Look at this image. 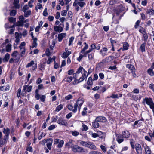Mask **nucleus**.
Segmentation results:
<instances>
[{
    "label": "nucleus",
    "instance_id": "nucleus-46",
    "mask_svg": "<svg viewBox=\"0 0 154 154\" xmlns=\"http://www.w3.org/2000/svg\"><path fill=\"white\" fill-rule=\"evenodd\" d=\"M67 11L66 10H63L61 12V15L63 16H66L67 14Z\"/></svg>",
    "mask_w": 154,
    "mask_h": 154
},
{
    "label": "nucleus",
    "instance_id": "nucleus-36",
    "mask_svg": "<svg viewBox=\"0 0 154 154\" xmlns=\"http://www.w3.org/2000/svg\"><path fill=\"white\" fill-rule=\"evenodd\" d=\"M139 31L142 34L146 33V31L145 29L142 27H140L139 29Z\"/></svg>",
    "mask_w": 154,
    "mask_h": 154
},
{
    "label": "nucleus",
    "instance_id": "nucleus-58",
    "mask_svg": "<svg viewBox=\"0 0 154 154\" xmlns=\"http://www.w3.org/2000/svg\"><path fill=\"white\" fill-rule=\"evenodd\" d=\"M140 22V20H138L135 23V25L134 26V27L135 28H137L139 26V24Z\"/></svg>",
    "mask_w": 154,
    "mask_h": 154
},
{
    "label": "nucleus",
    "instance_id": "nucleus-57",
    "mask_svg": "<svg viewBox=\"0 0 154 154\" xmlns=\"http://www.w3.org/2000/svg\"><path fill=\"white\" fill-rule=\"evenodd\" d=\"M42 7V5L40 4H38L35 7V10H38L39 9H40Z\"/></svg>",
    "mask_w": 154,
    "mask_h": 154
},
{
    "label": "nucleus",
    "instance_id": "nucleus-20",
    "mask_svg": "<svg viewBox=\"0 0 154 154\" xmlns=\"http://www.w3.org/2000/svg\"><path fill=\"white\" fill-rule=\"evenodd\" d=\"M108 50L107 48L106 47H104L100 51V53L103 56L106 55V52Z\"/></svg>",
    "mask_w": 154,
    "mask_h": 154
},
{
    "label": "nucleus",
    "instance_id": "nucleus-23",
    "mask_svg": "<svg viewBox=\"0 0 154 154\" xmlns=\"http://www.w3.org/2000/svg\"><path fill=\"white\" fill-rule=\"evenodd\" d=\"M23 12L24 13V16L26 17H27L31 14V11L30 10L23 11Z\"/></svg>",
    "mask_w": 154,
    "mask_h": 154
},
{
    "label": "nucleus",
    "instance_id": "nucleus-28",
    "mask_svg": "<svg viewBox=\"0 0 154 154\" xmlns=\"http://www.w3.org/2000/svg\"><path fill=\"white\" fill-rule=\"evenodd\" d=\"M25 48L20 50V53L21 57H24L25 55Z\"/></svg>",
    "mask_w": 154,
    "mask_h": 154
},
{
    "label": "nucleus",
    "instance_id": "nucleus-15",
    "mask_svg": "<svg viewBox=\"0 0 154 154\" xmlns=\"http://www.w3.org/2000/svg\"><path fill=\"white\" fill-rule=\"evenodd\" d=\"M128 96L132 98V100L136 101L138 99V96L136 95H134L133 94L131 93H129L128 94Z\"/></svg>",
    "mask_w": 154,
    "mask_h": 154
},
{
    "label": "nucleus",
    "instance_id": "nucleus-4",
    "mask_svg": "<svg viewBox=\"0 0 154 154\" xmlns=\"http://www.w3.org/2000/svg\"><path fill=\"white\" fill-rule=\"evenodd\" d=\"M32 86L28 85L23 86V89L22 90L21 95L23 96L26 95L27 92H30L32 90Z\"/></svg>",
    "mask_w": 154,
    "mask_h": 154
},
{
    "label": "nucleus",
    "instance_id": "nucleus-26",
    "mask_svg": "<svg viewBox=\"0 0 154 154\" xmlns=\"http://www.w3.org/2000/svg\"><path fill=\"white\" fill-rule=\"evenodd\" d=\"M148 73L151 76H154V72L152 70V69L149 68L147 70Z\"/></svg>",
    "mask_w": 154,
    "mask_h": 154
},
{
    "label": "nucleus",
    "instance_id": "nucleus-51",
    "mask_svg": "<svg viewBox=\"0 0 154 154\" xmlns=\"http://www.w3.org/2000/svg\"><path fill=\"white\" fill-rule=\"evenodd\" d=\"M47 8H45L43 13V16L45 17H46L48 15V13L47 12Z\"/></svg>",
    "mask_w": 154,
    "mask_h": 154
},
{
    "label": "nucleus",
    "instance_id": "nucleus-59",
    "mask_svg": "<svg viewBox=\"0 0 154 154\" xmlns=\"http://www.w3.org/2000/svg\"><path fill=\"white\" fill-rule=\"evenodd\" d=\"M110 97H111V98H113V99L118 98L119 97V96L117 94H113L112 95L110 96Z\"/></svg>",
    "mask_w": 154,
    "mask_h": 154
},
{
    "label": "nucleus",
    "instance_id": "nucleus-39",
    "mask_svg": "<svg viewBox=\"0 0 154 154\" xmlns=\"http://www.w3.org/2000/svg\"><path fill=\"white\" fill-rule=\"evenodd\" d=\"M78 5L81 8H83L86 5V3L83 2H78Z\"/></svg>",
    "mask_w": 154,
    "mask_h": 154
},
{
    "label": "nucleus",
    "instance_id": "nucleus-48",
    "mask_svg": "<svg viewBox=\"0 0 154 154\" xmlns=\"http://www.w3.org/2000/svg\"><path fill=\"white\" fill-rule=\"evenodd\" d=\"M37 41H36V39H35L34 41H33V42L32 44V48H36L37 46V43L36 42Z\"/></svg>",
    "mask_w": 154,
    "mask_h": 154
},
{
    "label": "nucleus",
    "instance_id": "nucleus-12",
    "mask_svg": "<svg viewBox=\"0 0 154 154\" xmlns=\"http://www.w3.org/2000/svg\"><path fill=\"white\" fill-rule=\"evenodd\" d=\"M96 121L99 122H105L107 121V119L105 117L103 116H98L96 118Z\"/></svg>",
    "mask_w": 154,
    "mask_h": 154
},
{
    "label": "nucleus",
    "instance_id": "nucleus-50",
    "mask_svg": "<svg viewBox=\"0 0 154 154\" xmlns=\"http://www.w3.org/2000/svg\"><path fill=\"white\" fill-rule=\"evenodd\" d=\"M74 39V37H71L69 39V46L72 45V43Z\"/></svg>",
    "mask_w": 154,
    "mask_h": 154
},
{
    "label": "nucleus",
    "instance_id": "nucleus-19",
    "mask_svg": "<svg viewBox=\"0 0 154 154\" xmlns=\"http://www.w3.org/2000/svg\"><path fill=\"white\" fill-rule=\"evenodd\" d=\"M50 140V142L48 143L47 144V147L48 148V149L49 150H51V146L52 143L53 142V140L51 138H50L49 139Z\"/></svg>",
    "mask_w": 154,
    "mask_h": 154
},
{
    "label": "nucleus",
    "instance_id": "nucleus-60",
    "mask_svg": "<svg viewBox=\"0 0 154 154\" xmlns=\"http://www.w3.org/2000/svg\"><path fill=\"white\" fill-rule=\"evenodd\" d=\"M100 148L104 153L106 152V148L104 146L101 145L100 146Z\"/></svg>",
    "mask_w": 154,
    "mask_h": 154
},
{
    "label": "nucleus",
    "instance_id": "nucleus-22",
    "mask_svg": "<svg viewBox=\"0 0 154 154\" xmlns=\"http://www.w3.org/2000/svg\"><path fill=\"white\" fill-rule=\"evenodd\" d=\"M144 149L146 154H151V151L148 146L146 145L145 147H144Z\"/></svg>",
    "mask_w": 154,
    "mask_h": 154
},
{
    "label": "nucleus",
    "instance_id": "nucleus-1",
    "mask_svg": "<svg viewBox=\"0 0 154 154\" xmlns=\"http://www.w3.org/2000/svg\"><path fill=\"white\" fill-rule=\"evenodd\" d=\"M87 72L83 68V67L80 66L77 69V70L75 73L73 74V76L75 79H77L78 77L82 75V76L80 77L79 80L77 79L76 81H78L77 83H79L82 82L85 79H86L88 75V74H87Z\"/></svg>",
    "mask_w": 154,
    "mask_h": 154
},
{
    "label": "nucleus",
    "instance_id": "nucleus-7",
    "mask_svg": "<svg viewBox=\"0 0 154 154\" xmlns=\"http://www.w3.org/2000/svg\"><path fill=\"white\" fill-rule=\"evenodd\" d=\"M11 56L15 60V62H18L20 58V56L17 51H15L11 54Z\"/></svg>",
    "mask_w": 154,
    "mask_h": 154
},
{
    "label": "nucleus",
    "instance_id": "nucleus-47",
    "mask_svg": "<svg viewBox=\"0 0 154 154\" xmlns=\"http://www.w3.org/2000/svg\"><path fill=\"white\" fill-rule=\"evenodd\" d=\"M8 20L11 23H14L16 21V19L12 17L9 18Z\"/></svg>",
    "mask_w": 154,
    "mask_h": 154
},
{
    "label": "nucleus",
    "instance_id": "nucleus-32",
    "mask_svg": "<svg viewBox=\"0 0 154 154\" xmlns=\"http://www.w3.org/2000/svg\"><path fill=\"white\" fill-rule=\"evenodd\" d=\"M116 136L118 137V138L117 139V141L119 143H121L123 141L124 139L122 138H120L119 137V134H116Z\"/></svg>",
    "mask_w": 154,
    "mask_h": 154
},
{
    "label": "nucleus",
    "instance_id": "nucleus-35",
    "mask_svg": "<svg viewBox=\"0 0 154 154\" xmlns=\"http://www.w3.org/2000/svg\"><path fill=\"white\" fill-rule=\"evenodd\" d=\"M88 47V45H85L84 47L83 48V49L80 52V53H85L86 54V51H85V50L87 49Z\"/></svg>",
    "mask_w": 154,
    "mask_h": 154
},
{
    "label": "nucleus",
    "instance_id": "nucleus-56",
    "mask_svg": "<svg viewBox=\"0 0 154 154\" xmlns=\"http://www.w3.org/2000/svg\"><path fill=\"white\" fill-rule=\"evenodd\" d=\"M72 96L71 94H69L65 97V99L66 100H69L72 98Z\"/></svg>",
    "mask_w": 154,
    "mask_h": 154
},
{
    "label": "nucleus",
    "instance_id": "nucleus-6",
    "mask_svg": "<svg viewBox=\"0 0 154 154\" xmlns=\"http://www.w3.org/2000/svg\"><path fill=\"white\" fill-rule=\"evenodd\" d=\"M64 26V24L63 23H60L58 26H55L54 27V29L55 32L60 33L63 31Z\"/></svg>",
    "mask_w": 154,
    "mask_h": 154
},
{
    "label": "nucleus",
    "instance_id": "nucleus-9",
    "mask_svg": "<svg viewBox=\"0 0 154 154\" xmlns=\"http://www.w3.org/2000/svg\"><path fill=\"white\" fill-rule=\"evenodd\" d=\"M57 123L60 125H62L64 126H67L68 125V123L66 120L64 119L62 117H60L57 120Z\"/></svg>",
    "mask_w": 154,
    "mask_h": 154
},
{
    "label": "nucleus",
    "instance_id": "nucleus-45",
    "mask_svg": "<svg viewBox=\"0 0 154 154\" xmlns=\"http://www.w3.org/2000/svg\"><path fill=\"white\" fill-rule=\"evenodd\" d=\"M46 97L45 95H41L40 100L42 102H44L45 100Z\"/></svg>",
    "mask_w": 154,
    "mask_h": 154
},
{
    "label": "nucleus",
    "instance_id": "nucleus-55",
    "mask_svg": "<svg viewBox=\"0 0 154 154\" xmlns=\"http://www.w3.org/2000/svg\"><path fill=\"white\" fill-rule=\"evenodd\" d=\"M88 129V127L87 125H85L83 124L82 125V131H86Z\"/></svg>",
    "mask_w": 154,
    "mask_h": 154
},
{
    "label": "nucleus",
    "instance_id": "nucleus-14",
    "mask_svg": "<svg viewBox=\"0 0 154 154\" xmlns=\"http://www.w3.org/2000/svg\"><path fill=\"white\" fill-rule=\"evenodd\" d=\"M66 36V34L65 33H62L59 34L58 35V41L60 42L62 40L65 38Z\"/></svg>",
    "mask_w": 154,
    "mask_h": 154
},
{
    "label": "nucleus",
    "instance_id": "nucleus-2",
    "mask_svg": "<svg viewBox=\"0 0 154 154\" xmlns=\"http://www.w3.org/2000/svg\"><path fill=\"white\" fill-rule=\"evenodd\" d=\"M83 103V100L79 98L77 100L76 103L74 104L73 106L72 105L69 104L67 106V108L69 110L72 111L73 113H75L77 112L78 108L79 111L81 106Z\"/></svg>",
    "mask_w": 154,
    "mask_h": 154
},
{
    "label": "nucleus",
    "instance_id": "nucleus-29",
    "mask_svg": "<svg viewBox=\"0 0 154 154\" xmlns=\"http://www.w3.org/2000/svg\"><path fill=\"white\" fill-rule=\"evenodd\" d=\"M63 106L62 104H60L56 108L55 110L54 111L55 112H58L61 109H63Z\"/></svg>",
    "mask_w": 154,
    "mask_h": 154
},
{
    "label": "nucleus",
    "instance_id": "nucleus-10",
    "mask_svg": "<svg viewBox=\"0 0 154 154\" xmlns=\"http://www.w3.org/2000/svg\"><path fill=\"white\" fill-rule=\"evenodd\" d=\"M153 101L151 98H148L146 97L144 98L142 101V103L143 104H145L146 103L147 105H150Z\"/></svg>",
    "mask_w": 154,
    "mask_h": 154
},
{
    "label": "nucleus",
    "instance_id": "nucleus-25",
    "mask_svg": "<svg viewBox=\"0 0 154 154\" xmlns=\"http://www.w3.org/2000/svg\"><path fill=\"white\" fill-rule=\"evenodd\" d=\"M148 35L146 33H145L143 34L142 36V40L144 41L145 42L147 41L148 39Z\"/></svg>",
    "mask_w": 154,
    "mask_h": 154
},
{
    "label": "nucleus",
    "instance_id": "nucleus-38",
    "mask_svg": "<svg viewBox=\"0 0 154 154\" xmlns=\"http://www.w3.org/2000/svg\"><path fill=\"white\" fill-rule=\"evenodd\" d=\"M64 143V142L63 140L60 141L57 145V147L58 148H61L63 146Z\"/></svg>",
    "mask_w": 154,
    "mask_h": 154
},
{
    "label": "nucleus",
    "instance_id": "nucleus-11",
    "mask_svg": "<svg viewBox=\"0 0 154 154\" xmlns=\"http://www.w3.org/2000/svg\"><path fill=\"white\" fill-rule=\"evenodd\" d=\"M87 147L91 149L94 150H95L97 149V148L94 143L90 142H88V144Z\"/></svg>",
    "mask_w": 154,
    "mask_h": 154
},
{
    "label": "nucleus",
    "instance_id": "nucleus-18",
    "mask_svg": "<svg viewBox=\"0 0 154 154\" xmlns=\"http://www.w3.org/2000/svg\"><path fill=\"white\" fill-rule=\"evenodd\" d=\"M99 122L96 121V119L94 121L92 122V126L95 128H97L99 127V124L98 123Z\"/></svg>",
    "mask_w": 154,
    "mask_h": 154
},
{
    "label": "nucleus",
    "instance_id": "nucleus-3",
    "mask_svg": "<svg viewBox=\"0 0 154 154\" xmlns=\"http://www.w3.org/2000/svg\"><path fill=\"white\" fill-rule=\"evenodd\" d=\"M72 150L74 152H85V150L83 147H80L78 145H75L71 146Z\"/></svg>",
    "mask_w": 154,
    "mask_h": 154
},
{
    "label": "nucleus",
    "instance_id": "nucleus-53",
    "mask_svg": "<svg viewBox=\"0 0 154 154\" xmlns=\"http://www.w3.org/2000/svg\"><path fill=\"white\" fill-rule=\"evenodd\" d=\"M72 79L73 77L71 76H68L67 78L66 81L69 83L72 81Z\"/></svg>",
    "mask_w": 154,
    "mask_h": 154
},
{
    "label": "nucleus",
    "instance_id": "nucleus-34",
    "mask_svg": "<svg viewBox=\"0 0 154 154\" xmlns=\"http://www.w3.org/2000/svg\"><path fill=\"white\" fill-rule=\"evenodd\" d=\"M72 135L75 137H76L79 134V133L76 130H74L71 131Z\"/></svg>",
    "mask_w": 154,
    "mask_h": 154
},
{
    "label": "nucleus",
    "instance_id": "nucleus-5",
    "mask_svg": "<svg viewBox=\"0 0 154 154\" xmlns=\"http://www.w3.org/2000/svg\"><path fill=\"white\" fill-rule=\"evenodd\" d=\"M10 129L8 128H4L3 131V132L4 134H5L4 137V141H2V144H4L7 140H8L9 138V135L10 133Z\"/></svg>",
    "mask_w": 154,
    "mask_h": 154
},
{
    "label": "nucleus",
    "instance_id": "nucleus-13",
    "mask_svg": "<svg viewBox=\"0 0 154 154\" xmlns=\"http://www.w3.org/2000/svg\"><path fill=\"white\" fill-rule=\"evenodd\" d=\"M130 136V133L128 131H125L122 132V137L123 138H128Z\"/></svg>",
    "mask_w": 154,
    "mask_h": 154
},
{
    "label": "nucleus",
    "instance_id": "nucleus-64",
    "mask_svg": "<svg viewBox=\"0 0 154 154\" xmlns=\"http://www.w3.org/2000/svg\"><path fill=\"white\" fill-rule=\"evenodd\" d=\"M90 154H102L101 153L96 151H93L90 152Z\"/></svg>",
    "mask_w": 154,
    "mask_h": 154
},
{
    "label": "nucleus",
    "instance_id": "nucleus-62",
    "mask_svg": "<svg viewBox=\"0 0 154 154\" xmlns=\"http://www.w3.org/2000/svg\"><path fill=\"white\" fill-rule=\"evenodd\" d=\"M150 108L152 109L153 111H154V103L153 102L149 105Z\"/></svg>",
    "mask_w": 154,
    "mask_h": 154
},
{
    "label": "nucleus",
    "instance_id": "nucleus-24",
    "mask_svg": "<svg viewBox=\"0 0 154 154\" xmlns=\"http://www.w3.org/2000/svg\"><path fill=\"white\" fill-rule=\"evenodd\" d=\"M10 54L8 53H6L5 57L3 59V61L4 62H7L9 59Z\"/></svg>",
    "mask_w": 154,
    "mask_h": 154
},
{
    "label": "nucleus",
    "instance_id": "nucleus-44",
    "mask_svg": "<svg viewBox=\"0 0 154 154\" xmlns=\"http://www.w3.org/2000/svg\"><path fill=\"white\" fill-rule=\"evenodd\" d=\"M89 134L92 135V137L94 138H96L97 137V133H93L92 132L89 131Z\"/></svg>",
    "mask_w": 154,
    "mask_h": 154
},
{
    "label": "nucleus",
    "instance_id": "nucleus-61",
    "mask_svg": "<svg viewBox=\"0 0 154 154\" xmlns=\"http://www.w3.org/2000/svg\"><path fill=\"white\" fill-rule=\"evenodd\" d=\"M46 135L45 133H44L43 132L39 136L38 139L39 140H41L43 137L45 136Z\"/></svg>",
    "mask_w": 154,
    "mask_h": 154
},
{
    "label": "nucleus",
    "instance_id": "nucleus-37",
    "mask_svg": "<svg viewBox=\"0 0 154 154\" xmlns=\"http://www.w3.org/2000/svg\"><path fill=\"white\" fill-rule=\"evenodd\" d=\"M17 11L15 10H12L10 11V14L11 16H14L16 14Z\"/></svg>",
    "mask_w": 154,
    "mask_h": 154
},
{
    "label": "nucleus",
    "instance_id": "nucleus-30",
    "mask_svg": "<svg viewBox=\"0 0 154 154\" xmlns=\"http://www.w3.org/2000/svg\"><path fill=\"white\" fill-rule=\"evenodd\" d=\"M123 50H127L128 49L129 45L127 42H125L123 45Z\"/></svg>",
    "mask_w": 154,
    "mask_h": 154
},
{
    "label": "nucleus",
    "instance_id": "nucleus-49",
    "mask_svg": "<svg viewBox=\"0 0 154 154\" xmlns=\"http://www.w3.org/2000/svg\"><path fill=\"white\" fill-rule=\"evenodd\" d=\"M94 53H91V54H89L88 55V57L89 59L91 60L94 57Z\"/></svg>",
    "mask_w": 154,
    "mask_h": 154
},
{
    "label": "nucleus",
    "instance_id": "nucleus-54",
    "mask_svg": "<svg viewBox=\"0 0 154 154\" xmlns=\"http://www.w3.org/2000/svg\"><path fill=\"white\" fill-rule=\"evenodd\" d=\"M29 8V7L27 5H25L23 7L22 9L23 11H27Z\"/></svg>",
    "mask_w": 154,
    "mask_h": 154
},
{
    "label": "nucleus",
    "instance_id": "nucleus-42",
    "mask_svg": "<svg viewBox=\"0 0 154 154\" xmlns=\"http://www.w3.org/2000/svg\"><path fill=\"white\" fill-rule=\"evenodd\" d=\"M118 2V0H111L109 1V4L110 5H113Z\"/></svg>",
    "mask_w": 154,
    "mask_h": 154
},
{
    "label": "nucleus",
    "instance_id": "nucleus-8",
    "mask_svg": "<svg viewBox=\"0 0 154 154\" xmlns=\"http://www.w3.org/2000/svg\"><path fill=\"white\" fill-rule=\"evenodd\" d=\"M137 154H142L143 150L140 144L136 143L134 146Z\"/></svg>",
    "mask_w": 154,
    "mask_h": 154
},
{
    "label": "nucleus",
    "instance_id": "nucleus-52",
    "mask_svg": "<svg viewBox=\"0 0 154 154\" xmlns=\"http://www.w3.org/2000/svg\"><path fill=\"white\" fill-rule=\"evenodd\" d=\"M34 62L33 61H31L30 63H29L26 66V67H30L32 66L34 64Z\"/></svg>",
    "mask_w": 154,
    "mask_h": 154
},
{
    "label": "nucleus",
    "instance_id": "nucleus-31",
    "mask_svg": "<svg viewBox=\"0 0 154 154\" xmlns=\"http://www.w3.org/2000/svg\"><path fill=\"white\" fill-rule=\"evenodd\" d=\"M11 44H9L6 46V51L9 52L11 50Z\"/></svg>",
    "mask_w": 154,
    "mask_h": 154
},
{
    "label": "nucleus",
    "instance_id": "nucleus-41",
    "mask_svg": "<svg viewBox=\"0 0 154 154\" xmlns=\"http://www.w3.org/2000/svg\"><path fill=\"white\" fill-rule=\"evenodd\" d=\"M79 143L81 145L87 147L88 144V142H87L84 141H81Z\"/></svg>",
    "mask_w": 154,
    "mask_h": 154
},
{
    "label": "nucleus",
    "instance_id": "nucleus-40",
    "mask_svg": "<svg viewBox=\"0 0 154 154\" xmlns=\"http://www.w3.org/2000/svg\"><path fill=\"white\" fill-rule=\"evenodd\" d=\"M25 43L24 42H23L21 43L19 46V48L20 49H22L25 48Z\"/></svg>",
    "mask_w": 154,
    "mask_h": 154
},
{
    "label": "nucleus",
    "instance_id": "nucleus-21",
    "mask_svg": "<svg viewBox=\"0 0 154 154\" xmlns=\"http://www.w3.org/2000/svg\"><path fill=\"white\" fill-rule=\"evenodd\" d=\"M97 137L101 138H105V134L102 132L101 131H98L97 132Z\"/></svg>",
    "mask_w": 154,
    "mask_h": 154
},
{
    "label": "nucleus",
    "instance_id": "nucleus-27",
    "mask_svg": "<svg viewBox=\"0 0 154 154\" xmlns=\"http://www.w3.org/2000/svg\"><path fill=\"white\" fill-rule=\"evenodd\" d=\"M93 79L91 77H90L88 79L87 83L88 85H93Z\"/></svg>",
    "mask_w": 154,
    "mask_h": 154
},
{
    "label": "nucleus",
    "instance_id": "nucleus-33",
    "mask_svg": "<svg viewBox=\"0 0 154 154\" xmlns=\"http://www.w3.org/2000/svg\"><path fill=\"white\" fill-rule=\"evenodd\" d=\"M146 44V42H144L140 46V49L142 52H144L145 51V45Z\"/></svg>",
    "mask_w": 154,
    "mask_h": 154
},
{
    "label": "nucleus",
    "instance_id": "nucleus-43",
    "mask_svg": "<svg viewBox=\"0 0 154 154\" xmlns=\"http://www.w3.org/2000/svg\"><path fill=\"white\" fill-rule=\"evenodd\" d=\"M23 22L19 21L17 22L16 26H23Z\"/></svg>",
    "mask_w": 154,
    "mask_h": 154
},
{
    "label": "nucleus",
    "instance_id": "nucleus-16",
    "mask_svg": "<svg viewBox=\"0 0 154 154\" xmlns=\"http://www.w3.org/2000/svg\"><path fill=\"white\" fill-rule=\"evenodd\" d=\"M126 67L127 68H128L131 70V72L132 73H133V72H135V69L133 65L131 64H127L126 65Z\"/></svg>",
    "mask_w": 154,
    "mask_h": 154
},
{
    "label": "nucleus",
    "instance_id": "nucleus-17",
    "mask_svg": "<svg viewBox=\"0 0 154 154\" xmlns=\"http://www.w3.org/2000/svg\"><path fill=\"white\" fill-rule=\"evenodd\" d=\"M71 54V51H66L64 52L62 54V57L63 58H66Z\"/></svg>",
    "mask_w": 154,
    "mask_h": 154
},
{
    "label": "nucleus",
    "instance_id": "nucleus-63",
    "mask_svg": "<svg viewBox=\"0 0 154 154\" xmlns=\"http://www.w3.org/2000/svg\"><path fill=\"white\" fill-rule=\"evenodd\" d=\"M149 88L154 92V84H151L149 85Z\"/></svg>",
    "mask_w": 154,
    "mask_h": 154
}]
</instances>
